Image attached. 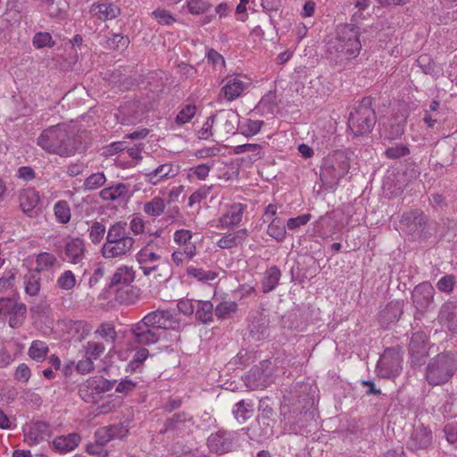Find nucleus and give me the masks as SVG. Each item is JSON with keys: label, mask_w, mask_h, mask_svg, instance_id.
<instances>
[{"label": "nucleus", "mask_w": 457, "mask_h": 457, "mask_svg": "<svg viewBox=\"0 0 457 457\" xmlns=\"http://www.w3.org/2000/svg\"><path fill=\"white\" fill-rule=\"evenodd\" d=\"M454 284L455 281L453 276H444L438 280L437 288L441 292L449 293L453 290Z\"/></svg>", "instance_id": "774afa93"}, {"label": "nucleus", "mask_w": 457, "mask_h": 457, "mask_svg": "<svg viewBox=\"0 0 457 457\" xmlns=\"http://www.w3.org/2000/svg\"><path fill=\"white\" fill-rule=\"evenodd\" d=\"M119 430H121V428L115 426L98 429L96 434L97 443L103 445L115 437H122V435L118 432Z\"/></svg>", "instance_id": "58836bf2"}, {"label": "nucleus", "mask_w": 457, "mask_h": 457, "mask_svg": "<svg viewBox=\"0 0 457 457\" xmlns=\"http://www.w3.org/2000/svg\"><path fill=\"white\" fill-rule=\"evenodd\" d=\"M137 261L140 264H151L155 263L160 256L150 247L147 245L143 247L136 255Z\"/></svg>", "instance_id": "49530a36"}, {"label": "nucleus", "mask_w": 457, "mask_h": 457, "mask_svg": "<svg viewBox=\"0 0 457 457\" xmlns=\"http://www.w3.org/2000/svg\"><path fill=\"white\" fill-rule=\"evenodd\" d=\"M438 320L442 326L457 333V303L448 302L443 304L438 314Z\"/></svg>", "instance_id": "4be33fe9"}, {"label": "nucleus", "mask_w": 457, "mask_h": 457, "mask_svg": "<svg viewBox=\"0 0 457 457\" xmlns=\"http://www.w3.org/2000/svg\"><path fill=\"white\" fill-rule=\"evenodd\" d=\"M130 332L134 337L135 342L144 345L155 344L162 338V333L150 327L149 323L144 319L133 324Z\"/></svg>", "instance_id": "ddd939ff"}, {"label": "nucleus", "mask_w": 457, "mask_h": 457, "mask_svg": "<svg viewBox=\"0 0 457 457\" xmlns=\"http://www.w3.org/2000/svg\"><path fill=\"white\" fill-rule=\"evenodd\" d=\"M88 237L94 245H98L104 239L106 232L105 226L99 221H94L87 229Z\"/></svg>", "instance_id": "79ce46f5"}, {"label": "nucleus", "mask_w": 457, "mask_h": 457, "mask_svg": "<svg viewBox=\"0 0 457 457\" xmlns=\"http://www.w3.org/2000/svg\"><path fill=\"white\" fill-rule=\"evenodd\" d=\"M434 287L430 283L424 282L415 287L412 299L416 308L420 311L426 310L433 302Z\"/></svg>", "instance_id": "dca6fc26"}, {"label": "nucleus", "mask_w": 457, "mask_h": 457, "mask_svg": "<svg viewBox=\"0 0 457 457\" xmlns=\"http://www.w3.org/2000/svg\"><path fill=\"white\" fill-rule=\"evenodd\" d=\"M457 369V360L451 353H442L430 360L426 368V379L429 385L446 383Z\"/></svg>", "instance_id": "7ed1b4c3"}, {"label": "nucleus", "mask_w": 457, "mask_h": 457, "mask_svg": "<svg viewBox=\"0 0 457 457\" xmlns=\"http://www.w3.org/2000/svg\"><path fill=\"white\" fill-rule=\"evenodd\" d=\"M106 182V177L103 172L92 173L83 184L85 190L91 191L100 188Z\"/></svg>", "instance_id": "c03bdc74"}, {"label": "nucleus", "mask_w": 457, "mask_h": 457, "mask_svg": "<svg viewBox=\"0 0 457 457\" xmlns=\"http://www.w3.org/2000/svg\"><path fill=\"white\" fill-rule=\"evenodd\" d=\"M89 12L96 20L105 21L116 18L120 13V10L112 3L98 2L90 6Z\"/></svg>", "instance_id": "6ab92c4d"}, {"label": "nucleus", "mask_w": 457, "mask_h": 457, "mask_svg": "<svg viewBox=\"0 0 457 457\" xmlns=\"http://www.w3.org/2000/svg\"><path fill=\"white\" fill-rule=\"evenodd\" d=\"M432 440L430 430L420 426L415 428L411 436V445L415 448L421 449L428 447Z\"/></svg>", "instance_id": "2f4dec72"}, {"label": "nucleus", "mask_w": 457, "mask_h": 457, "mask_svg": "<svg viewBox=\"0 0 457 457\" xmlns=\"http://www.w3.org/2000/svg\"><path fill=\"white\" fill-rule=\"evenodd\" d=\"M177 173L178 170L171 163H164L146 173L145 180L150 184L156 185L164 179L175 177Z\"/></svg>", "instance_id": "bb28decb"}, {"label": "nucleus", "mask_w": 457, "mask_h": 457, "mask_svg": "<svg viewBox=\"0 0 457 457\" xmlns=\"http://www.w3.org/2000/svg\"><path fill=\"white\" fill-rule=\"evenodd\" d=\"M15 273L10 270L4 272V276L0 278V294L5 293L11 289L14 285Z\"/></svg>", "instance_id": "680f3d73"}, {"label": "nucleus", "mask_w": 457, "mask_h": 457, "mask_svg": "<svg viewBox=\"0 0 457 457\" xmlns=\"http://www.w3.org/2000/svg\"><path fill=\"white\" fill-rule=\"evenodd\" d=\"M134 244L135 240L129 236L126 224L116 222L110 226L100 253L104 259H121L130 253Z\"/></svg>", "instance_id": "f257e3e1"}, {"label": "nucleus", "mask_w": 457, "mask_h": 457, "mask_svg": "<svg viewBox=\"0 0 457 457\" xmlns=\"http://www.w3.org/2000/svg\"><path fill=\"white\" fill-rule=\"evenodd\" d=\"M195 110L196 108L195 105H186L178 113L176 122L180 125L189 122L191 119L195 116Z\"/></svg>", "instance_id": "4d7b16f0"}, {"label": "nucleus", "mask_w": 457, "mask_h": 457, "mask_svg": "<svg viewBox=\"0 0 457 457\" xmlns=\"http://www.w3.org/2000/svg\"><path fill=\"white\" fill-rule=\"evenodd\" d=\"M349 168V161L345 153L334 152L323 159L320 173V179L328 187H334L347 174Z\"/></svg>", "instance_id": "20e7f679"}, {"label": "nucleus", "mask_w": 457, "mask_h": 457, "mask_svg": "<svg viewBox=\"0 0 457 457\" xmlns=\"http://www.w3.org/2000/svg\"><path fill=\"white\" fill-rule=\"evenodd\" d=\"M105 346L104 344L96 341H88L83 346V353L85 356L96 361L104 353Z\"/></svg>", "instance_id": "37998d69"}, {"label": "nucleus", "mask_w": 457, "mask_h": 457, "mask_svg": "<svg viewBox=\"0 0 457 457\" xmlns=\"http://www.w3.org/2000/svg\"><path fill=\"white\" fill-rule=\"evenodd\" d=\"M152 16L157 21L158 23L162 25H171L176 21V19L170 12L164 9H157L152 12Z\"/></svg>", "instance_id": "bf43d9fd"}, {"label": "nucleus", "mask_w": 457, "mask_h": 457, "mask_svg": "<svg viewBox=\"0 0 457 457\" xmlns=\"http://www.w3.org/2000/svg\"><path fill=\"white\" fill-rule=\"evenodd\" d=\"M165 209L164 200L159 196L154 197L144 204V212L151 216L157 217L163 213Z\"/></svg>", "instance_id": "e433bc0d"}, {"label": "nucleus", "mask_w": 457, "mask_h": 457, "mask_svg": "<svg viewBox=\"0 0 457 457\" xmlns=\"http://www.w3.org/2000/svg\"><path fill=\"white\" fill-rule=\"evenodd\" d=\"M20 207L21 211L29 217H33L35 209L40 203L39 193L34 188H26L21 191L19 195Z\"/></svg>", "instance_id": "aec40b11"}, {"label": "nucleus", "mask_w": 457, "mask_h": 457, "mask_svg": "<svg viewBox=\"0 0 457 457\" xmlns=\"http://www.w3.org/2000/svg\"><path fill=\"white\" fill-rule=\"evenodd\" d=\"M409 154V149L403 145L391 146L386 150V155L388 158L396 159L405 156Z\"/></svg>", "instance_id": "338daca9"}, {"label": "nucleus", "mask_w": 457, "mask_h": 457, "mask_svg": "<svg viewBox=\"0 0 457 457\" xmlns=\"http://www.w3.org/2000/svg\"><path fill=\"white\" fill-rule=\"evenodd\" d=\"M267 233L276 241L283 242L287 237V225L282 219L273 218L268 225Z\"/></svg>", "instance_id": "473e14b6"}, {"label": "nucleus", "mask_w": 457, "mask_h": 457, "mask_svg": "<svg viewBox=\"0 0 457 457\" xmlns=\"http://www.w3.org/2000/svg\"><path fill=\"white\" fill-rule=\"evenodd\" d=\"M35 262L36 266L34 271L37 273L54 272L61 266L56 256L48 252H42L38 253L36 256Z\"/></svg>", "instance_id": "a878e982"}, {"label": "nucleus", "mask_w": 457, "mask_h": 457, "mask_svg": "<svg viewBox=\"0 0 457 457\" xmlns=\"http://www.w3.org/2000/svg\"><path fill=\"white\" fill-rule=\"evenodd\" d=\"M334 48L341 57L347 60L356 58L361 49L358 29L353 24L339 26Z\"/></svg>", "instance_id": "423d86ee"}, {"label": "nucleus", "mask_w": 457, "mask_h": 457, "mask_svg": "<svg viewBox=\"0 0 457 457\" xmlns=\"http://www.w3.org/2000/svg\"><path fill=\"white\" fill-rule=\"evenodd\" d=\"M33 45L37 48L53 46L52 36L47 32L37 33L33 37Z\"/></svg>", "instance_id": "e2e57ef3"}, {"label": "nucleus", "mask_w": 457, "mask_h": 457, "mask_svg": "<svg viewBox=\"0 0 457 457\" xmlns=\"http://www.w3.org/2000/svg\"><path fill=\"white\" fill-rule=\"evenodd\" d=\"M193 233L188 229H178L173 234V241L178 248L171 254V261L176 266H182L192 260L196 253V245L193 242Z\"/></svg>", "instance_id": "0eeeda50"}, {"label": "nucleus", "mask_w": 457, "mask_h": 457, "mask_svg": "<svg viewBox=\"0 0 457 457\" xmlns=\"http://www.w3.org/2000/svg\"><path fill=\"white\" fill-rule=\"evenodd\" d=\"M76 278L71 270H65L56 280V286L62 290H71L76 285Z\"/></svg>", "instance_id": "de8ad7c7"}, {"label": "nucleus", "mask_w": 457, "mask_h": 457, "mask_svg": "<svg viewBox=\"0 0 457 457\" xmlns=\"http://www.w3.org/2000/svg\"><path fill=\"white\" fill-rule=\"evenodd\" d=\"M79 442L80 436L76 433H72L56 437L53 444L54 448L61 452H70L77 447Z\"/></svg>", "instance_id": "7c9ffc66"}, {"label": "nucleus", "mask_w": 457, "mask_h": 457, "mask_svg": "<svg viewBox=\"0 0 457 457\" xmlns=\"http://www.w3.org/2000/svg\"><path fill=\"white\" fill-rule=\"evenodd\" d=\"M137 385V382L133 381L132 379L126 377L125 378L120 379V381L116 386L115 390L118 393L128 394L135 390Z\"/></svg>", "instance_id": "69168bd1"}, {"label": "nucleus", "mask_w": 457, "mask_h": 457, "mask_svg": "<svg viewBox=\"0 0 457 457\" xmlns=\"http://www.w3.org/2000/svg\"><path fill=\"white\" fill-rule=\"evenodd\" d=\"M85 243L81 238H72L65 245L64 253L66 260L72 263H80L85 257Z\"/></svg>", "instance_id": "b1692460"}, {"label": "nucleus", "mask_w": 457, "mask_h": 457, "mask_svg": "<svg viewBox=\"0 0 457 457\" xmlns=\"http://www.w3.org/2000/svg\"><path fill=\"white\" fill-rule=\"evenodd\" d=\"M424 218L419 212H411L403 214L400 226L401 229L406 231L410 235H417L423 230Z\"/></svg>", "instance_id": "5701e85b"}, {"label": "nucleus", "mask_w": 457, "mask_h": 457, "mask_svg": "<svg viewBox=\"0 0 457 457\" xmlns=\"http://www.w3.org/2000/svg\"><path fill=\"white\" fill-rule=\"evenodd\" d=\"M27 312L26 305L12 298H0V316L8 319L10 327L22 325Z\"/></svg>", "instance_id": "f8f14e48"}, {"label": "nucleus", "mask_w": 457, "mask_h": 457, "mask_svg": "<svg viewBox=\"0 0 457 457\" xmlns=\"http://www.w3.org/2000/svg\"><path fill=\"white\" fill-rule=\"evenodd\" d=\"M312 219L310 213H304L297 217L290 218L287 221V228L291 231L297 230L299 228L306 225Z\"/></svg>", "instance_id": "6e6d98bb"}, {"label": "nucleus", "mask_w": 457, "mask_h": 457, "mask_svg": "<svg viewBox=\"0 0 457 457\" xmlns=\"http://www.w3.org/2000/svg\"><path fill=\"white\" fill-rule=\"evenodd\" d=\"M240 115L234 110L220 111L214 115L216 126L225 134L234 135L238 130Z\"/></svg>", "instance_id": "2eb2a0df"}, {"label": "nucleus", "mask_w": 457, "mask_h": 457, "mask_svg": "<svg viewBox=\"0 0 457 457\" xmlns=\"http://www.w3.org/2000/svg\"><path fill=\"white\" fill-rule=\"evenodd\" d=\"M212 168V165L211 164L202 163L190 168L187 176L189 179L195 178L199 180H205L208 178Z\"/></svg>", "instance_id": "864d4df0"}, {"label": "nucleus", "mask_w": 457, "mask_h": 457, "mask_svg": "<svg viewBox=\"0 0 457 457\" xmlns=\"http://www.w3.org/2000/svg\"><path fill=\"white\" fill-rule=\"evenodd\" d=\"M263 125V120L239 118L238 132L246 137H253L261 131Z\"/></svg>", "instance_id": "c756f323"}, {"label": "nucleus", "mask_w": 457, "mask_h": 457, "mask_svg": "<svg viewBox=\"0 0 457 457\" xmlns=\"http://www.w3.org/2000/svg\"><path fill=\"white\" fill-rule=\"evenodd\" d=\"M244 206L240 203L233 204L228 211L219 219L218 228H226L238 225L242 220Z\"/></svg>", "instance_id": "393cba45"}, {"label": "nucleus", "mask_w": 457, "mask_h": 457, "mask_svg": "<svg viewBox=\"0 0 457 457\" xmlns=\"http://www.w3.org/2000/svg\"><path fill=\"white\" fill-rule=\"evenodd\" d=\"M187 274L201 282L212 281L218 277V273L214 270H206L202 268H196L193 266L187 269Z\"/></svg>", "instance_id": "4c0bfd02"}, {"label": "nucleus", "mask_w": 457, "mask_h": 457, "mask_svg": "<svg viewBox=\"0 0 457 457\" xmlns=\"http://www.w3.org/2000/svg\"><path fill=\"white\" fill-rule=\"evenodd\" d=\"M113 385L114 381H110L104 377H92L79 386V394L83 401L95 403L102 394L110 391Z\"/></svg>", "instance_id": "9d476101"}, {"label": "nucleus", "mask_w": 457, "mask_h": 457, "mask_svg": "<svg viewBox=\"0 0 457 457\" xmlns=\"http://www.w3.org/2000/svg\"><path fill=\"white\" fill-rule=\"evenodd\" d=\"M127 193L128 187L122 183H118L102 189L100 192V197L104 201L113 202L124 199L127 195Z\"/></svg>", "instance_id": "c85d7f7f"}, {"label": "nucleus", "mask_w": 457, "mask_h": 457, "mask_svg": "<svg viewBox=\"0 0 457 457\" xmlns=\"http://www.w3.org/2000/svg\"><path fill=\"white\" fill-rule=\"evenodd\" d=\"M280 270L277 267L268 269L262 281V291L268 293L275 289L280 279Z\"/></svg>", "instance_id": "72a5a7b5"}, {"label": "nucleus", "mask_w": 457, "mask_h": 457, "mask_svg": "<svg viewBox=\"0 0 457 457\" xmlns=\"http://www.w3.org/2000/svg\"><path fill=\"white\" fill-rule=\"evenodd\" d=\"M48 353L47 345L40 340H35L31 343L29 348V355L31 359L37 361H42L45 360Z\"/></svg>", "instance_id": "c9c22d12"}, {"label": "nucleus", "mask_w": 457, "mask_h": 457, "mask_svg": "<svg viewBox=\"0 0 457 457\" xmlns=\"http://www.w3.org/2000/svg\"><path fill=\"white\" fill-rule=\"evenodd\" d=\"M37 144L46 152L62 157L76 153L72 139L64 125H55L46 129L37 137Z\"/></svg>", "instance_id": "f03ea898"}, {"label": "nucleus", "mask_w": 457, "mask_h": 457, "mask_svg": "<svg viewBox=\"0 0 457 457\" xmlns=\"http://www.w3.org/2000/svg\"><path fill=\"white\" fill-rule=\"evenodd\" d=\"M129 39L120 34H114L106 41V46L111 49L122 50L128 47Z\"/></svg>", "instance_id": "5fc2aeb1"}, {"label": "nucleus", "mask_w": 457, "mask_h": 457, "mask_svg": "<svg viewBox=\"0 0 457 457\" xmlns=\"http://www.w3.org/2000/svg\"><path fill=\"white\" fill-rule=\"evenodd\" d=\"M247 237L246 229H239L224 235L216 245L221 249H230L242 245Z\"/></svg>", "instance_id": "cd10ccee"}, {"label": "nucleus", "mask_w": 457, "mask_h": 457, "mask_svg": "<svg viewBox=\"0 0 457 457\" xmlns=\"http://www.w3.org/2000/svg\"><path fill=\"white\" fill-rule=\"evenodd\" d=\"M46 12L52 17H62L65 12V4L59 5L54 0H46Z\"/></svg>", "instance_id": "0e129e2a"}, {"label": "nucleus", "mask_w": 457, "mask_h": 457, "mask_svg": "<svg viewBox=\"0 0 457 457\" xmlns=\"http://www.w3.org/2000/svg\"><path fill=\"white\" fill-rule=\"evenodd\" d=\"M143 319L149 323L150 327L162 333V338L167 330L175 331L174 340L179 338L176 329L179 327V322L169 311L156 310L147 313Z\"/></svg>", "instance_id": "1a4fd4ad"}, {"label": "nucleus", "mask_w": 457, "mask_h": 457, "mask_svg": "<svg viewBox=\"0 0 457 457\" xmlns=\"http://www.w3.org/2000/svg\"><path fill=\"white\" fill-rule=\"evenodd\" d=\"M25 292L30 295L35 296L40 291V279L35 273H29L24 278Z\"/></svg>", "instance_id": "a18cd8bd"}, {"label": "nucleus", "mask_w": 457, "mask_h": 457, "mask_svg": "<svg viewBox=\"0 0 457 457\" xmlns=\"http://www.w3.org/2000/svg\"><path fill=\"white\" fill-rule=\"evenodd\" d=\"M233 153L235 154H247L245 157L241 158V162L253 164L264 157V146L261 144L238 145L233 147Z\"/></svg>", "instance_id": "412c9836"}, {"label": "nucleus", "mask_w": 457, "mask_h": 457, "mask_svg": "<svg viewBox=\"0 0 457 457\" xmlns=\"http://www.w3.org/2000/svg\"><path fill=\"white\" fill-rule=\"evenodd\" d=\"M208 62L212 63L216 70H221L225 67L223 56L213 49H210L205 54Z\"/></svg>", "instance_id": "052dcab7"}, {"label": "nucleus", "mask_w": 457, "mask_h": 457, "mask_svg": "<svg viewBox=\"0 0 457 457\" xmlns=\"http://www.w3.org/2000/svg\"><path fill=\"white\" fill-rule=\"evenodd\" d=\"M237 310V304L233 301H224L219 303L215 308V314L220 319H226L235 313Z\"/></svg>", "instance_id": "09e8293b"}, {"label": "nucleus", "mask_w": 457, "mask_h": 457, "mask_svg": "<svg viewBox=\"0 0 457 457\" xmlns=\"http://www.w3.org/2000/svg\"><path fill=\"white\" fill-rule=\"evenodd\" d=\"M374 111L367 105H359L351 112L348 126L357 136L368 134L375 125Z\"/></svg>", "instance_id": "6e6552de"}, {"label": "nucleus", "mask_w": 457, "mask_h": 457, "mask_svg": "<svg viewBox=\"0 0 457 457\" xmlns=\"http://www.w3.org/2000/svg\"><path fill=\"white\" fill-rule=\"evenodd\" d=\"M220 97L232 102L240 97L251 85L250 79L240 74L227 76L221 82Z\"/></svg>", "instance_id": "9b49d317"}, {"label": "nucleus", "mask_w": 457, "mask_h": 457, "mask_svg": "<svg viewBox=\"0 0 457 457\" xmlns=\"http://www.w3.org/2000/svg\"><path fill=\"white\" fill-rule=\"evenodd\" d=\"M95 334L98 337L104 339L106 342H112L117 337L115 328L111 323L101 324L95 331Z\"/></svg>", "instance_id": "8fccbe9b"}, {"label": "nucleus", "mask_w": 457, "mask_h": 457, "mask_svg": "<svg viewBox=\"0 0 457 457\" xmlns=\"http://www.w3.org/2000/svg\"><path fill=\"white\" fill-rule=\"evenodd\" d=\"M171 421L174 423L173 427L176 429L190 430L194 426L193 417L185 412L174 415Z\"/></svg>", "instance_id": "3c124183"}, {"label": "nucleus", "mask_w": 457, "mask_h": 457, "mask_svg": "<svg viewBox=\"0 0 457 457\" xmlns=\"http://www.w3.org/2000/svg\"><path fill=\"white\" fill-rule=\"evenodd\" d=\"M50 435L49 427L45 422H35L24 429L25 441L29 445H36L48 438Z\"/></svg>", "instance_id": "f3484780"}, {"label": "nucleus", "mask_w": 457, "mask_h": 457, "mask_svg": "<svg viewBox=\"0 0 457 457\" xmlns=\"http://www.w3.org/2000/svg\"><path fill=\"white\" fill-rule=\"evenodd\" d=\"M135 279V270L128 265L119 266L112 276L110 287L115 289L116 299L122 303H134L133 295L137 289L131 286Z\"/></svg>", "instance_id": "39448f33"}, {"label": "nucleus", "mask_w": 457, "mask_h": 457, "mask_svg": "<svg viewBox=\"0 0 457 457\" xmlns=\"http://www.w3.org/2000/svg\"><path fill=\"white\" fill-rule=\"evenodd\" d=\"M250 407L251 406L249 404H246L245 402L243 400L236 403L233 410V413L236 420L239 423L245 422L247 419L251 417L252 410Z\"/></svg>", "instance_id": "603ef678"}, {"label": "nucleus", "mask_w": 457, "mask_h": 457, "mask_svg": "<svg viewBox=\"0 0 457 457\" xmlns=\"http://www.w3.org/2000/svg\"><path fill=\"white\" fill-rule=\"evenodd\" d=\"M401 359L397 353L386 351L377 364L378 373L382 378L397 376L401 371Z\"/></svg>", "instance_id": "4468645a"}, {"label": "nucleus", "mask_w": 457, "mask_h": 457, "mask_svg": "<svg viewBox=\"0 0 457 457\" xmlns=\"http://www.w3.org/2000/svg\"><path fill=\"white\" fill-rule=\"evenodd\" d=\"M211 7L207 0H187L182 8H187L191 14L198 15L204 13Z\"/></svg>", "instance_id": "a19ab883"}, {"label": "nucleus", "mask_w": 457, "mask_h": 457, "mask_svg": "<svg viewBox=\"0 0 457 457\" xmlns=\"http://www.w3.org/2000/svg\"><path fill=\"white\" fill-rule=\"evenodd\" d=\"M426 336L423 333H416L410 342V349L412 353H423L425 351Z\"/></svg>", "instance_id": "13d9d810"}, {"label": "nucleus", "mask_w": 457, "mask_h": 457, "mask_svg": "<svg viewBox=\"0 0 457 457\" xmlns=\"http://www.w3.org/2000/svg\"><path fill=\"white\" fill-rule=\"evenodd\" d=\"M210 450L221 454L231 451L234 447L233 435L231 433L212 434L207 440Z\"/></svg>", "instance_id": "a211bd4d"}, {"label": "nucleus", "mask_w": 457, "mask_h": 457, "mask_svg": "<svg viewBox=\"0 0 457 457\" xmlns=\"http://www.w3.org/2000/svg\"><path fill=\"white\" fill-rule=\"evenodd\" d=\"M54 213L56 220L61 224H67L71 218V211L68 202L57 201L54 204Z\"/></svg>", "instance_id": "f704fd0d"}, {"label": "nucleus", "mask_w": 457, "mask_h": 457, "mask_svg": "<svg viewBox=\"0 0 457 457\" xmlns=\"http://www.w3.org/2000/svg\"><path fill=\"white\" fill-rule=\"evenodd\" d=\"M213 313V305L210 301H199L195 312L196 318L204 323L212 320Z\"/></svg>", "instance_id": "ea45409f"}]
</instances>
